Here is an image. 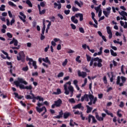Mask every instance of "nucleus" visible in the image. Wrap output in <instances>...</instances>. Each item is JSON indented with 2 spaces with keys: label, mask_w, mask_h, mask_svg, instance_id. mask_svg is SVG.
<instances>
[{
  "label": "nucleus",
  "mask_w": 127,
  "mask_h": 127,
  "mask_svg": "<svg viewBox=\"0 0 127 127\" xmlns=\"http://www.w3.org/2000/svg\"><path fill=\"white\" fill-rule=\"evenodd\" d=\"M18 80H16L14 81V84L15 85L16 87H19L20 89L23 90L26 89V90H32V86L31 85H30L29 86H25L24 85H28V83L26 82L24 80V79L20 77L17 78ZM21 83V84H20ZM24 84V85L22 84Z\"/></svg>",
  "instance_id": "f257e3e1"
},
{
  "label": "nucleus",
  "mask_w": 127,
  "mask_h": 127,
  "mask_svg": "<svg viewBox=\"0 0 127 127\" xmlns=\"http://www.w3.org/2000/svg\"><path fill=\"white\" fill-rule=\"evenodd\" d=\"M64 94H65V95H69L70 92V98H72L74 94V87L71 85V81L66 82V84L64 85Z\"/></svg>",
  "instance_id": "f03ea898"
},
{
  "label": "nucleus",
  "mask_w": 127,
  "mask_h": 127,
  "mask_svg": "<svg viewBox=\"0 0 127 127\" xmlns=\"http://www.w3.org/2000/svg\"><path fill=\"white\" fill-rule=\"evenodd\" d=\"M17 60L21 61L23 63L25 62V54L23 51H21L18 53V56H17Z\"/></svg>",
  "instance_id": "7ed1b4c3"
},
{
  "label": "nucleus",
  "mask_w": 127,
  "mask_h": 127,
  "mask_svg": "<svg viewBox=\"0 0 127 127\" xmlns=\"http://www.w3.org/2000/svg\"><path fill=\"white\" fill-rule=\"evenodd\" d=\"M62 103L63 102L61 99H58L57 101H54V104L52 105V109H55V107L57 108H60Z\"/></svg>",
  "instance_id": "20e7f679"
},
{
  "label": "nucleus",
  "mask_w": 127,
  "mask_h": 127,
  "mask_svg": "<svg viewBox=\"0 0 127 127\" xmlns=\"http://www.w3.org/2000/svg\"><path fill=\"white\" fill-rule=\"evenodd\" d=\"M89 99L90 101L88 103L89 106H92V104H96V102L98 101V98L97 97L94 98V95L92 94H89Z\"/></svg>",
  "instance_id": "39448f33"
},
{
  "label": "nucleus",
  "mask_w": 127,
  "mask_h": 127,
  "mask_svg": "<svg viewBox=\"0 0 127 127\" xmlns=\"http://www.w3.org/2000/svg\"><path fill=\"white\" fill-rule=\"evenodd\" d=\"M2 52V53H3V54H1L0 55V57L1 58H2V59H8V60H10V58L8 56V54L6 52H5L3 50H1V51ZM6 55V57H4V55Z\"/></svg>",
  "instance_id": "423d86ee"
},
{
  "label": "nucleus",
  "mask_w": 127,
  "mask_h": 127,
  "mask_svg": "<svg viewBox=\"0 0 127 127\" xmlns=\"http://www.w3.org/2000/svg\"><path fill=\"white\" fill-rule=\"evenodd\" d=\"M111 9L112 8L111 7H108L106 8V10L103 11V14H104L105 16H109V15H110V13H111Z\"/></svg>",
  "instance_id": "0eeeda50"
},
{
  "label": "nucleus",
  "mask_w": 127,
  "mask_h": 127,
  "mask_svg": "<svg viewBox=\"0 0 127 127\" xmlns=\"http://www.w3.org/2000/svg\"><path fill=\"white\" fill-rule=\"evenodd\" d=\"M107 31L108 34H109V39H112V37H113V33L112 32V30H111V27L107 26L106 27Z\"/></svg>",
  "instance_id": "6e6552de"
},
{
  "label": "nucleus",
  "mask_w": 127,
  "mask_h": 127,
  "mask_svg": "<svg viewBox=\"0 0 127 127\" xmlns=\"http://www.w3.org/2000/svg\"><path fill=\"white\" fill-rule=\"evenodd\" d=\"M78 76L79 77H82V78H85V77H87V72L78 70L77 71Z\"/></svg>",
  "instance_id": "1a4fd4ad"
},
{
  "label": "nucleus",
  "mask_w": 127,
  "mask_h": 127,
  "mask_svg": "<svg viewBox=\"0 0 127 127\" xmlns=\"http://www.w3.org/2000/svg\"><path fill=\"white\" fill-rule=\"evenodd\" d=\"M63 115H64L63 110H61L60 112H59V115L55 116L54 119H61V118H63Z\"/></svg>",
  "instance_id": "9d476101"
},
{
  "label": "nucleus",
  "mask_w": 127,
  "mask_h": 127,
  "mask_svg": "<svg viewBox=\"0 0 127 127\" xmlns=\"http://www.w3.org/2000/svg\"><path fill=\"white\" fill-rule=\"evenodd\" d=\"M13 43L14 46H17V45H18V41H17V40L15 39V38H13L12 40L10 42L9 44L11 45L13 44Z\"/></svg>",
  "instance_id": "9b49d317"
},
{
  "label": "nucleus",
  "mask_w": 127,
  "mask_h": 127,
  "mask_svg": "<svg viewBox=\"0 0 127 127\" xmlns=\"http://www.w3.org/2000/svg\"><path fill=\"white\" fill-rule=\"evenodd\" d=\"M95 118L99 122H101V121H104V118L100 117L99 116V114L97 112L95 113Z\"/></svg>",
  "instance_id": "f8f14e48"
},
{
  "label": "nucleus",
  "mask_w": 127,
  "mask_h": 127,
  "mask_svg": "<svg viewBox=\"0 0 127 127\" xmlns=\"http://www.w3.org/2000/svg\"><path fill=\"white\" fill-rule=\"evenodd\" d=\"M98 60H97V61L98 63L97 64V66L99 67H101L103 66V64H102V62H103V60H102V59L99 58V57H98Z\"/></svg>",
  "instance_id": "ddd939ff"
},
{
  "label": "nucleus",
  "mask_w": 127,
  "mask_h": 127,
  "mask_svg": "<svg viewBox=\"0 0 127 127\" xmlns=\"http://www.w3.org/2000/svg\"><path fill=\"white\" fill-rule=\"evenodd\" d=\"M70 116H71V113L70 112H66L64 113V119H68V118H69Z\"/></svg>",
  "instance_id": "4468645a"
},
{
  "label": "nucleus",
  "mask_w": 127,
  "mask_h": 127,
  "mask_svg": "<svg viewBox=\"0 0 127 127\" xmlns=\"http://www.w3.org/2000/svg\"><path fill=\"white\" fill-rule=\"evenodd\" d=\"M98 57L95 58H92V59L90 61L89 65L90 66H93V64H94V61H98Z\"/></svg>",
  "instance_id": "2eb2a0df"
},
{
  "label": "nucleus",
  "mask_w": 127,
  "mask_h": 127,
  "mask_svg": "<svg viewBox=\"0 0 127 127\" xmlns=\"http://www.w3.org/2000/svg\"><path fill=\"white\" fill-rule=\"evenodd\" d=\"M104 111H105L106 114H107V115H108V116H110L111 117V118H114V114L112 113H111V112L109 111V110H108L107 109H104Z\"/></svg>",
  "instance_id": "dca6fc26"
},
{
  "label": "nucleus",
  "mask_w": 127,
  "mask_h": 127,
  "mask_svg": "<svg viewBox=\"0 0 127 127\" xmlns=\"http://www.w3.org/2000/svg\"><path fill=\"white\" fill-rule=\"evenodd\" d=\"M42 60L44 62H45V63H48V64H49V65L51 64V62L50 61L48 57H46L45 59L43 58Z\"/></svg>",
  "instance_id": "f3484780"
},
{
  "label": "nucleus",
  "mask_w": 127,
  "mask_h": 127,
  "mask_svg": "<svg viewBox=\"0 0 127 127\" xmlns=\"http://www.w3.org/2000/svg\"><path fill=\"white\" fill-rule=\"evenodd\" d=\"M71 20L72 22H73V23H75V24H77V23H78V19H76L75 16H71Z\"/></svg>",
  "instance_id": "a211bd4d"
},
{
  "label": "nucleus",
  "mask_w": 127,
  "mask_h": 127,
  "mask_svg": "<svg viewBox=\"0 0 127 127\" xmlns=\"http://www.w3.org/2000/svg\"><path fill=\"white\" fill-rule=\"evenodd\" d=\"M82 108V103H79L72 107L73 110H76L77 109H81Z\"/></svg>",
  "instance_id": "6ab92c4d"
},
{
  "label": "nucleus",
  "mask_w": 127,
  "mask_h": 127,
  "mask_svg": "<svg viewBox=\"0 0 127 127\" xmlns=\"http://www.w3.org/2000/svg\"><path fill=\"white\" fill-rule=\"evenodd\" d=\"M14 95H15V98H17V99H18L19 100H21V99H22V98H23V96H21V95H19L18 93H16V92H14Z\"/></svg>",
  "instance_id": "aec40b11"
},
{
  "label": "nucleus",
  "mask_w": 127,
  "mask_h": 127,
  "mask_svg": "<svg viewBox=\"0 0 127 127\" xmlns=\"http://www.w3.org/2000/svg\"><path fill=\"white\" fill-rule=\"evenodd\" d=\"M62 93V91H61V89L60 88H58L57 89V92H54L53 93V95H60Z\"/></svg>",
  "instance_id": "412c9836"
},
{
  "label": "nucleus",
  "mask_w": 127,
  "mask_h": 127,
  "mask_svg": "<svg viewBox=\"0 0 127 127\" xmlns=\"http://www.w3.org/2000/svg\"><path fill=\"white\" fill-rule=\"evenodd\" d=\"M86 108H87V111L86 113L87 114H90L92 112V110H93V108L90 107L89 106V105H86Z\"/></svg>",
  "instance_id": "4be33fe9"
},
{
  "label": "nucleus",
  "mask_w": 127,
  "mask_h": 127,
  "mask_svg": "<svg viewBox=\"0 0 127 127\" xmlns=\"http://www.w3.org/2000/svg\"><path fill=\"white\" fill-rule=\"evenodd\" d=\"M36 109L37 112L39 114H40V113H41L42 112H43V107H42V108H40L38 107H36Z\"/></svg>",
  "instance_id": "5701e85b"
},
{
  "label": "nucleus",
  "mask_w": 127,
  "mask_h": 127,
  "mask_svg": "<svg viewBox=\"0 0 127 127\" xmlns=\"http://www.w3.org/2000/svg\"><path fill=\"white\" fill-rule=\"evenodd\" d=\"M43 28L42 29V33L41 34V35H44V32H45V23L44 22H43Z\"/></svg>",
  "instance_id": "b1692460"
},
{
  "label": "nucleus",
  "mask_w": 127,
  "mask_h": 127,
  "mask_svg": "<svg viewBox=\"0 0 127 127\" xmlns=\"http://www.w3.org/2000/svg\"><path fill=\"white\" fill-rule=\"evenodd\" d=\"M120 15L122 16H127V13L125 11L119 12Z\"/></svg>",
  "instance_id": "393cba45"
},
{
  "label": "nucleus",
  "mask_w": 127,
  "mask_h": 127,
  "mask_svg": "<svg viewBox=\"0 0 127 127\" xmlns=\"http://www.w3.org/2000/svg\"><path fill=\"white\" fill-rule=\"evenodd\" d=\"M26 3L29 5L30 7H32V3H31V1L29 0H26Z\"/></svg>",
  "instance_id": "a878e982"
},
{
  "label": "nucleus",
  "mask_w": 127,
  "mask_h": 127,
  "mask_svg": "<svg viewBox=\"0 0 127 127\" xmlns=\"http://www.w3.org/2000/svg\"><path fill=\"white\" fill-rule=\"evenodd\" d=\"M50 25H51V22H49L47 25V27L46 30V33H48V30H49V28H50Z\"/></svg>",
  "instance_id": "bb28decb"
},
{
  "label": "nucleus",
  "mask_w": 127,
  "mask_h": 127,
  "mask_svg": "<svg viewBox=\"0 0 127 127\" xmlns=\"http://www.w3.org/2000/svg\"><path fill=\"white\" fill-rule=\"evenodd\" d=\"M110 52L112 56L116 57L118 55V54H117V53H115V52H114V50L112 49L110 50Z\"/></svg>",
  "instance_id": "cd10ccee"
},
{
  "label": "nucleus",
  "mask_w": 127,
  "mask_h": 127,
  "mask_svg": "<svg viewBox=\"0 0 127 127\" xmlns=\"http://www.w3.org/2000/svg\"><path fill=\"white\" fill-rule=\"evenodd\" d=\"M74 3H75V4H77L79 7H82V6L81 5H83V2H80V3L79 2V1H75Z\"/></svg>",
  "instance_id": "c85d7f7f"
},
{
  "label": "nucleus",
  "mask_w": 127,
  "mask_h": 127,
  "mask_svg": "<svg viewBox=\"0 0 127 127\" xmlns=\"http://www.w3.org/2000/svg\"><path fill=\"white\" fill-rule=\"evenodd\" d=\"M8 4H9V5H10L11 6H13L14 7H15L16 6V5L15 4H14V3L11 2V1H9L8 2Z\"/></svg>",
  "instance_id": "c756f323"
},
{
  "label": "nucleus",
  "mask_w": 127,
  "mask_h": 127,
  "mask_svg": "<svg viewBox=\"0 0 127 127\" xmlns=\"http://www.w3.org/2000/svg\"><path fill=\"white\" fill-rule=\"evenodd\" d=\"M5 5H4V4H2L1 5V7H0V10L1 11H4V10H5Z\"/></svg>",
  "instance_id": "7c9ffc66"
},
{
  "label": "nucleus",
  "mask_w": 127,
  "mask_h": 127,
  "mask_svg": "<svg viewBox=\"0 0 127 127\" xmlns=\"http://www.w3.org/2000/svg\"><path fill=\"white\" fill-rule=\"evenodd\" d=\"M80 58H81V57L80 56H77L75 59V61H76V62H78V63H81V60H80Z\"/></svg>",
  "instance_id": "2f4dec72"
},
{
  "label": "nucleus",
  "mask_w": 127,
  "mask_h": 127,
  "mask_svg": "<svg viewBox=\"0 0 127 127\" xmlns=\"http://www.w3.org/2000/svg\"><path fill=\"white\" fill-rule=\"evenodd\" d=\"M35 99H36V100H39V101H42L43 102V101H44V98H42V97H40V96H37L36 97H35Z\"/></svg>",
  "instance_id": "473e14b6"
},
{
  "label": "nucleus",
  "mask_w": 127,
  "mask_h": 127,
  "mask_svg": "<svg viewBox=\"0 0 127 127\" xmlns=\"http://www.w3.org/2000/svg\"><path fill=\"white\" fill-rule=\"evenodd\" d=\"M68 102L69 103H71L72 104H75L76 103V101H75V99L74 98H70L68 100Z\"/></svg>",
  "instance_id": "72a5a7b5"
},
{
  "label": "nucleus",
  "mask_w": 127,
  "mask_h": 127,
  "mask_svg": "<svg viewBox=\"0 0 127 127\" xmlns=\"http://www.w3.org/2000/svg\"><path fill=\"white\" fill-rule=\"evenodd\" d=\"M19 17L20 19H21V20L23 21V22H25L26 21V20H25V18H26V16H23V17L22 16H19Z\"/></svg>",
  "instance_id": "f704fd0d"
},
{
  "label": "nucleus",
  "mask_w": 127,
  "mask_h": 127,
  "mask_svg": "<svg viewBox=\"0 0 127 127\" xmlns=\"http://www.w3.org/2000/svg\"><path fill=\"white\" fill-rule=\"evenodd\" d=\"M86 59L87 62H90V61L92 60V58L89 56V55H86Z\"/></svg>",
  "instance_id": "c9c22d12"
},
{
  "label": "nucleus",
  "mask_w": 127,
  "mask_h": 127,
  "mask_svg": "<svg viewBox=\"0 0 127 127\" xmlns=\"http://www.w3.org/2000/svg\"><path fill=\"white\" fill-rule=\"evenodd\" d=\"M33 63L32 65L34 67V69H37V65H36V62L33 61L32 62Z\"/></svg>",
  "instance_id": "e433bc0d"
},
{
  "label": "nucleus",
  "mask_w": 127,
  "mask_h": 127,
  "mask_svg": "<svg viewBox=\"0 0 127 127\" xmlns=\"http://www.w3.org/2000/svg\"><path fill=\"white\" fill-rule=\"evenodd\" d=\"M86 98H87V94H85L83 96L81 97V102H84V100H85Z\"/></svg>",
  "instance_id": "4c0bfd02"
},
{
  "label": "nucleus",
  "mask_w": 127,
  "mask_h": 127,
  "mask_svg": "<svg viewBox=\"0 0 127 127\" xmlns=\"http://www.w3.org/2000/svg\"><path fill=\"white\" fill-rule=\"evenodd\" d=\"M25 98L27 100H31L33 99L32 97H31V96H30V95H25Z\"/></svg>",
  "instance_id": "58836bf2"
},
{
  "label": "nucleus",
  "mask_w": 127,
  "mask_h": 127,
  "mask_svg": "<svg viewBox=\"0 0 127 127\" xmlns=\"http://www.w3.org/2000/svg\"><path fill=\"white\" fill-rule=\"evenodd\" d=\"M72 11L75 12V11H79V8H76L75 6H72Z\"/></svg>",
  "instance_id": "ea45409f"
},
{
  "label": "nucleus",
  "mask_w": 127,
  "mask_h": 127,
  "mask_svg": "<svg viewBox=\"0 0 127 127\" xmlns=\"http://www.w3.org/2000/svg\"><path fill=\"white\" fill-rule=\"evenodd\" d=\"M67 63H68V60L65 59L64 61L62 64L63 66H66V65H67Z\"/></svg>",
  "instance_id": "a19ab883"
},
{
  "label": "nucleus",
  "mask_w": 127,
  "mask_h": 127,
  "mask_svg": "<svg viewBox=\"0 0 127 127\" xmlns=\"http://www.w3.org/2000/svg\"><path fill=\"white\" fill-rule=\"evenodd\" d=\"M64 76V73L63 72H60L58 75V77L60 78L61 77H63Z\"/></svg>",
  "instance_id": "79ce46f5"
},
{
  "label": "nucleus",
  "mask_w": 127,
  "mask_h": 127,
  "mask_svg": "<svg viewBox=\"0 0 127 127\" xmlns=\"http://www.w3.org/2000/svg\"><path fill=\"white\" fill-rule=\"evenodd\" d=\"M116 83L117 85H119L121 83V77L120 76H118Z\"/></svg>",
  "instance_id": "37998d69"
},
{
  "label": "nucleus",
  "mask_w": 127,
  "mask_h": 127,
  "mask_svg": "<svg viewBox=\"0 0 127 127\" xmlns=\"http://www.w3.org/2000/svg\"><path fill=\"white\" fill-rule=\"evenodd\" d=\"M121 79L122 81V83H126V81H127V78L125 76H121Z\"/></svg>",
  "instance_id": "c03bdc74"
},
{
  "label": "nucleus",
  "mask_w": 127,
  "mask_h": 127,
  "mask_svg": "<svg viewBox=\"0 0 127 127\" xmlns=\"http://www.w3.org/2000/svg\"><path fill=\"white\" fill-rule=\"evenodd\" d=\"M121 110H119L117 112V116H118V117H119V118H122V117H123V115L121 113H120V112H121Z\"/></svg>",
  "instance_id": "a18cd8bd"
},
{
  "label": "nucleus",
  "mask_w": 127,
  "mask_h": 127,
  "mask_svg": "<svg viewBox=\"0 0 127 127\" xmlns=\"http://www.w3.org/2000/svg\"><path fill=\"white\" fill-rule=\"evenodd\" d=\"M97 123V120H96V118L94 117V116L92 115V124H96Z\"/></svg>",
  "instance_id": "49530a36"
},
{
  "label": "nucleus",
  "mask_w": 127,
  "mask_h": 127,
  "mask_svg": "<svg viewBox=\"0 0 127 127\" xmlns=\"http://www.w3.org/2000/svg\"><path fill=\"white\" fill-rule=\"evenodd\" d=\"M119 107L120 108H124V107H125V103H124V102L121 101L120 102V104L119 105Z\"/></svg>",
  "instance_id": "de8ad7c7"
},
{
  "label": "nucleus",
  "mask_w": 127,
  "mask_h": 127,
  "mask_svg": "<svg viewBox=\"0 0 127 127\" xmlns=\"http://www.w3.org/2000/svg\"><path fill=\"white\" fill-rule=\"evenodd\" d=\"M103 81H104V84L108 83V80H107V77L106 76H104V77H103Z\"/></svg>",
  "instance_id": "09e8293b"
},
{
  "label": "nucleus",
  "mask_w": 127,
  "mask_h": 127,
  "mask_svg": "<svg viewBox=\"0 0 127 127\" xmlns=\"http://www.w3.org/2000/svg\"><path fill=\"white\" fill-rule=\"evenodd\" d=\"M6 35L8 38H12V34H11L10 33H7Z\"/></svg>",
  "instance_id": "8fccbe9b"
},
{
  "label": "nucleus",
  "mask_w": 127,
  "mask_h": 127,
  "mask_svg": "<svg viewBox=\"0 0 127 127\" xmlns=\"http://www.w3.org/2000/svg\"><path fill=\"white\" fill-rule=\"evenodd\" d=\"M14 22H15V20L14 19V18H12L10 22V25H12V24H14Z\"/></svg>",
  "instance_id": "3c124183"
},
{
  "label": "nucleus",
  "mask_w": 127,
  "mask_h": 127,
  "mask_svg": "<svg viewBox=\"0 0 127 127\" xmlns=\"http://www.w3.org/2000/svg\"><path fill=\"white\" fill-rule=\"evenodd\" d=\"M79 30L81 33H85V31L84 30V29L82 27H80L79 28Z\"/></svg>",
  "instance_id": "603ef678"
},
{
  "label": "nucleus",
  "mask_w": 127,
  "mask_h": 127,
  "mask_svg": "<svg viewBox=\"0 0 127 127\" xmlns=\"http://www.w3.org/2000/svg\"><path fill=\"white\" fill-rule=\"evenodd\" d=\"M26 61H29L30 62H33V59L29 58H28V56H27V57H26Z\"/></svg>",
  "instance_id": "864d4df0"
},
{
  "label": "nucleus",
  "mask_w": 127,
  "mask_h": 127,
  "mask_svg": "<svg viewBox=\"0 0 127 127\" xmlns=\"http://www.w3.org/2000/svg\"><path fill=\"white\" fill-rule=\"evenodd\" d=\"M69 126H70V127H74L75 126V125L73 124V120L72 119L70 120Z\"/></svg>",
  "instance_id": "5fc2aeb1"
},
{
  "label": "nucleus",
  "mask_w": 127,
  "mask_h": 127,
  "mask_svg": "<svg viewBox=\"0 0 127 127\" xmlns=\"http://www.w3.org/2000/svg\"><path fill=\"white\" fill-rule=\"evenodd\" d=\"M93 115H89L88 116V123H91V119H92Z\"/></svg>",
  "instance_id": "6e6d98bb"
},
{
  "label": "nucleus",
  "mask_w": 127,
  "mask_h": 127,
  "mask_svg": "<svg viewBox=\"0 0 127 127\" xmlns=\"http://www.w3.org/2000/svg\"><path fill=\"white\" fill-rule=\"evenodd\" d=\"M49 48H50V46H49V45H48V47H46L44 49L45 52H47V51H48V50L49 49Z\"/></svg>",
  "instance_id": "4d7b16f0"
},
{
  "label": "nucleus",
  "mask_w": 127,
  "mask_h": 127,
  "mask_svg": "<svg viewBox=\"0 0 127 127\" xmlns=\"http://www.w3.org/2000/svg\"><path fill=\"white\" fill-rule=\"evenodd\" d=\"M95 10H96V12L98 13V11H100L101 10V9H100V6H97L95 7Z\"/></svg>",
  "instance_id": "13d9d810"
},
{
  "label": "nucleus",
  "mask_w": 127,
  "mask_h": 127,
  "mask_svg": "<svg viewBox=\"0 0 127 127\" xmlns=\"http://www.w3.org/2000/svg\"><path fill=\"white\" fill-rule=\"evenodd\" d=\"M124 64H123L121 66V72L122 74H124V75H125V71H124Z\"/></svg>",
  "instance_id": "bf43d9fd"
},
{
  "label": "nucleus",
  "mask_w": 127,
  "mask_h": 127,
  "mask_svg": "<svg viewBox=\"0 0 127 127\" xmlns=\"http://www.w3.org/2000/svg\"><path fill=\"white\" fill-rule=\"evenodd\" d=\"M64 13H65V14H66V15L69 14V13H70V10L68 9V10H65L64 11Z\"/></svg>",
  "instance_id": "052dcab7"
},
{
  "label": "nucleus",
  "mask_w": 127,
  "mask_h": 127,
  "mask_svg": "<svg viewBox=\"0 0 127 127\" xmlns=\"http://www.w3.org/2000/svg\"><path fill=\"white\" fill-rule=\"evenodd\" d=\"M92 18L93 20H94L95 23L96 24H98V21H97L96 18H95V17L94 16H92Z\"/></svg>",
  "instance_id": "680f3d73"
},
{
  "label": "nucleus",
  "mask_w": 127,
  "mask_h": 127,
  "mask_svg": "<svg viewBox=\"0 0 127 127\" xmlns=\"http://www.w3.org/2000/svg\"><path fill=\"white\" fill-rule=\"evenodd\" d=\"M23 71H28V66H26V67H24L22 68Z\"/></svg>",
  "instance_id": "e2e57ef3"
},
{
  "label": "nucleus",
  "mask_w": 127,
  "mask_h": 127,
  "mask_svg": "<svg viewBox=\"0 0 127 127\" xmlns=\"http://www.w3.org/2000/svg\"><path fill=\"white\" fill-rule=\"evenodd\" d=\"M70 26L71 27L72 29H76V25H74V24H70Z\"/></svg>",
  "instance_id": "0e129e2a"
},
{
  "label": "nucleus",
  "mask_w": 127,
  "mask_h": 127,
  "mask_svg": "<svg viewBox=\"0 0 127 127\" xmlns=\"http://www.w3.org/2000/svg\"><path fill=\"white\" fill-rule=\"evenodd\" d=\"M73 84L75 86L78 85V80H73Z\"/></svg>",
  "instance_id": "69168bd1"
},
{
  "label": "nucleus",
  "mask_w": 127,
  "mask_h": 127,
  "mask_svg": "<svg viewBox=\"0 0 127 127\" xmlns=\"http://www.w3.org/2000/svg\"><path fill=\"white\" fill-rule=\"evenodd\" d=\"M57 49V50H61V45L60 44L58 45Z\"/></svg>",
  "instance_id": "338daca9"
},
{
  "label": "nucleus",
  "mask_w": 127,
  "mask_h": 127,
  "mask_svg": "<svg viewBox=\"0 0 127 127\" xmlns=\"http://www.w3.org/2000/svg\"><path fill=\"white\" fill-rule=\"evenodd\" d=\"M75 16H83V14L80 13H76L75 14Z\"/></svg>",
  "instance_id": "774afa93"
}]
</instances>
